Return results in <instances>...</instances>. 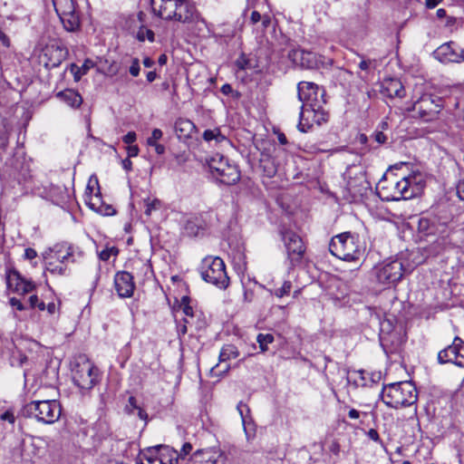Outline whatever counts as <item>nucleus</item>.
Returning a JSON list of instances; mask_svg holds the SVG:
<instances>
[{
  "label": "nucleus",
  "instance_id": "31",
  "mask_svg": "<svg viewBox=\"0 0 464 464\" xmlns=\"http://www.w3.org/2000/svg\"><path fill=\"white\" fill-rule=\"evenodd\" d=\"M174 128L175 132L179 139L188 138L193 132L195 125L188 119L179 118L176 121Z\"/></svg>",
  "mask_w": 464,
  "mask_h": 464
},
{
  "label": "nucleus",
  "instance_id": "49",
  "mask_svg": "<svg viewBox=\"0 0 464 464\" xmlns=\"http://www.w3.org/2000/svg\"><path fill=\"white\" fill-rule=\"evenodd\" d=\"M9 304L12 307L15 308L16 310L18 311H23L25 309L24 305L22 304V302L15 298V297H12L10 298L9 300Z\"/></svg>",
  "mask_w": 464,
  "mask_h": 464
},
{
  "label": "nucleus",
  "instance_id": "19",
  "mask_svg": "<svg viewBox=\"0 0 464 464\" xmlns=\"http://www.w3.org/2000/svg\"><path fill=\"white\" fill-rule=\"evenodd\" d=\"M380 342L386 353H396L401 348L403 338L396 330L385 331L383 324H382Z\"/></svg>",
  "mask_w": 464,
  "mask_h": 464
},
{
  "label": "nucleus",
  "instance_id": "18",
  "mask_svg": "<svg viewBox=\"0 0 464 464\" xmlns=\"http://www.w3.org/2000/svg\"><path fill=\"white\" fill-rule=\"evenodd\" d=\"M176 459L169 456L167 447H154L148 449L140 457V464H174Z\"/></svg>",
  "mask_w": 464,
  "mask_h": 464
},
{
  "label": "nucleus",
  "instance_id": "30",
  "mask_svg": "<svg viewBox=\"0 0 464 464\" xmlns=\"http://www.w3.org/2000/svg\"><path fill=\"white\" fill-rule=\"evenodd\" d=\"M56 97L73 109L79 108L82 103V97L81 94L72 89H66L59 92H57Z\"/></svg>",
  "mask_w": 464,
  "mask_h": 464
},
{
  "label": "nucleus",
  "instance_id": "15",
  "mask_svg": "<svg viewBox=\"0 0 464 464\" xmlns=\"http://www.w3.org/2000/svg\"><path fill=\"white\" fill-rule=\"evenodd\" d=\"M401 179L398 181H390L386 186L381 188L380 195L386 200H400L412 198V193L408 194L409 185Z\"/></svg>",
  "mask_w": 464,
  "mask_h": 464
},
{
  "label": "nucleus",
  "instance_id": "48",
  "mask_svg": "<svg viewBox=\"0 0 464 464\" xmlns=\"http://www.w3.org/2000/svg\"><path fill=\"white\" fill-rule=\"evenodd\" d=\"M0 419L5 421H8L10 424H14L15 417L13 411H6L1 414Z\"/></svg>",
  "mask_w": 464,
  "mask_h": 464
},
{
  "label": "nucleus",
  "instance_id": "36",
  "mask_svg": "<svg viewBox=\"0 0 464 464\" xmlns=\"http://www.w3.org/2000/svg\"><path fill=\"white\" fill-rule=\"evenodd\" d=\"M0 45L2 49L0 50V61L6 58L7 51L11 47V40L9 36L0 28Z\"/></svg>",
  "mask_w": 464,
  "mask_h": 464
},
{
  "label": "nucleus",
  "instance_id": "27",
  "mask_svg": "<svg viewBox=\"0 0 464 464\" xmlns=\"http://www.w3.org/2000/svg\"><path fill=\"white\" fill-rule=\"evenodd\" d=\"M208 227L202 216H193L186 220L184 230L189 237H198Z\"/></svg>",
  "mask_w": 464,
  "mask_h": 464
},
{
  "label": "nucleus",
  "instance_id": "61",
  "mask_svg": "<svg viewBox=\"0 0 464 464\" xmlns=\"http://www.w3.org/2000/svg\"><path fill=\"white\" fill-rule=\"evenodd\" d=\"M135 411L137 412V415L140 420H143L145 421L147 420L148 414L142 408L139 407L137 410H135Z\"/></svg>",
  "mask_w": 464,
  "mask_h": 464
},
{
  "label": "nucleus",
  "instance_id": "45",
  "mask_svg": "<svg viewBox=\"0 0 464 464\" xmlns=\"http://www.w3.org/2000/svg\"><path fill=\"white\" fill-rule=\"evenodd\" d=\"M356 373L359 376V381H356L359 385L361 386H367L369 385V372H367L364 370H359L356 372Z\"/></svg>",
  "mask_w": 464,
  "mask_h": 464
},
{
  "label": "nucleus",
  "instance_id": "41",
  "mask_svg": "<svg viewBox=\"0 0 464 464\" xmlns=\"http://www.w3.org/2000/svg\"><path fill=\"white\" fill-rule=\"evenodd\" d=\"M431 225H432V223L428 218H424V217L420 218L419 221H418V230L420 233L428 235V234L431 233V231H430Z\"/></svg>",
  "mask_w": 464,
  "mask_h": 464
},
{
  "label": "nucleus",
  "instance_id": "43",
  "mask_svg": "<svg viewBox=\"0 0 464 464\" xmlns=\"http://www.w3.org/2000/svg\"><path fill=\"white\" fill-rule=\"evenodd\" d=\"M291 289L292 283L290 281H285L283 285L279 288L275 289L273 293L276 297L281 298L285 295H289Z\"/></svg>",
  "mask_w": 464,
  "mask_h": 464
},
{
  "label": "nucleus",
  "instance_id": "24",
  "mask_svg": "<svg viewBox=\"0 0 464 464\" xmlns=\"http://www.w3.org/2000/svg\"><path fill=\"white\" fill-rule=\"evenodd\" d=\"M381 92L389 98H403L405 96V89L402 83L395 78L384 79Z\"/></svg>",
  "mask_w": 464,
  "mask_h": 464
},
{
  "label": "nucleus",
  "instance_id": "22",
  "mask_svg": "<svg viewBox=\"0 0 464 464\" xmlns=\"http://www.w3.org/2000/svg\"><path fill=\"white\" fill-rule=\"evenodd\" d=\"M453 45H455L453 42L441 44L433 52L434 58L443 63H459V52L454 48Z\"/></svg>",
  "mask_w": 464,
  "mask_h": 464
},
{
  "label": "nucleus",
  "instance_id": "16",
  "mask_svg": "<svg viewBox=\"0 0 464 464\" xmlns=\"http://www.w3.org/2000/svg\"><path fill=\"white\" fill-rule=\"evenodd\" d=\"M6 284L9 289L19 295L31 293L35 285L33 281L23 277L18 271L11 269L6 275Z\"/></svg>",
  "mask_w": 464,
  "mask_h": 464
},
{
  "label": "nucleus",
  "instance_id": "25",
  "mask_svg": "<svg viewBox=\"0 0 464 464\" xmlns=\"http://www.w3.org/2000/svg\"><path fill=\"white\" fill-rule=\"evenodd\" d=\"M197 16L196 8L186 0H179L177 5V14L171 20L180 23H190Z\"/></svg>",
  "mask_w": 464,
  "mask_h": 464
},
{
  "label": "nucleus",
  "instance_id": "6",
  "mask_svg": "<svg viewBox=\"0 0 464 464\" xmlns=\"http://www.w3.org/2000/svg\"><path fill=\"white\" fill-rule=\"evenodd\" d=\"M200 275L204 281L220 289H226L229 285L226 266L220 257L208 256L202 260Z\"/></svg>",
  "mask_w": 464,
  "mask_h": 464
},
{
  "label": "nucleus",
  "instance_id": "5",
  "mask_svg": "<svg viewBox=\"0 0 464 464\" xmlns=\"http://www.w3.org/2000/svg\"><path fill=\"white\" fill-rule=\"evenodd\" d=\"M403 272V265L400 260H384L373 266L372 276L376 284L389 288L401 281Z\"/></svg>",
  "mask_w": 464,
  "mask_h": 464
},
{
  "label": "nucleus",
  "instance_id": "29",
  "mask_svg": "<svg viewBox=\"0 0 464 464\" xmlns=\"http://www.w3.org/2000/svg\"><path fill=\"white\" fill-rule=\"evenodd\" d=\"M88 197L89 199H86L87 205L97 213H100L103 216H112L116 213V210L111 206L104 205L102 202V198L99 192L96 193L93 197Z\"/></svg>",
  "mask_w": 464,
  "mask_h": 464
},
{
  "label": "nucleus",
  "instance_id": "34",
  "mask_svg": "<svg viewBox=\"0 0 464 464\" xmlns=\"http://www.w3.org/2000/svg\"><path fill=\"white\" fill-rule=\"evenodd\" d=\"M28 362L27 356L20 350L12 353L9 362L12 367L22 368Z\"/></svg>",
  "mask_w": 464,
  "mask_h": 464
},
{
  "label": "nucleus",
  "instance_id": "38",
  "mask_svg": "<svg viewBox=\"0 0 464 464\" xmlns=\"http://www.w3.org/2000/svg\"><path fill=\"white\" fill-rule=\"evenodd\" d=\"M274 341V335L271 334H259L256 336V342L262 353L266 352L268 350V344L272 343Z\"/></svg>",
  "mask_w": 464,
  "mask_h": 464
},
{
  "label": "nucleus",
  "instance_id": "47",
  "mask_svg": "<svg viewBox=\"0 0 464 464\" xmlns=\"http://www.w3.org/2000/svg\"><path fill=\"white\" fill-rule=\"evenodd\" d=\"M140 406L137 405V401L135 397L130 396L128 400V404L126 405V411L129 414H134L135 410H137Z\"/></svg>",
  "mask_w": 464,
  "mask_h": 464
},
{
  "label": "nucleus",
  "instance_id": "64",
  "mask_svg": "<svg viewBox=\"0 0 464 464\" xmlns=\"http://www.w3.org/2000/svg\"><path fill=\"white\" fill-rule=\"evenodd\" d=\"M183 313L186 316H193V309L190 305L185 304L183 307Z\"/></svg>",
  "mask_w": 464,
  "mask_h": 464
},
{
  "label": "nucleus",
  "instance_id": "56",
  "mask_svg": "<svg viewBox=\"0 0 464 464\" xmlns=\"http://www.w3.org/2000/svg\"><path fill=\"white\" fill-rule=\"evenodd\" d=\"M36 256H37V253H36V251H35L34 249H33V248H30V247H29V248H26V249L24 250V257H25L26 259H28V260H32V259L35 258V257H36Z\"/></svg>",
  "mask_w": 464,
  "mask_h": 464
},
{
  "label": "nucleus",
  "instance_id": "26",
  "mask_svg": "<svg viewBox=\"0 0 464 464\" xmlns=\"http://www.w3.org/2000/svg\"><path fill=\"white\" fill-rule=\"evenodd\" d=\"M404 181L409 183L406 188L409 189L408 194L412 193V198L421 194L425 187L424 175L420 171H413L410 175L402 178Z\"/></svg>",
  "mask_w": 464,
  "mask_h": 464
},
{
  "label": "nucleus",
  "instance_id": "40",
  "mask_svg": "<svg viewBox=\"0 0 464 464\" xmlns=\"http://www.w3.org/2000/svg\"><path fill=\"white\" fill-rule=\"evenodd\" d=\"M161 207L160 200L154 198L150 200V198L144 200V214L146 216H150L154 210L160 209Z\"/></svg>",
  "mask_w": 464,
  "mask_h": 464
},
{
  "label": "nucleus",
  "instance_id": "8",
  "mask_svg": "<svg viewBox=\"0 0 464 464\" xmlns=\"http://www.w3.org/2000/svg\"><path fill=\"white\" fill-rule=\"evenodd\" d=\"M54 10L63 28L68 32H76L81 27V18L73 0H53Z\"/></svg>",
  "mask_w": 464,
  "mask_h": 464
},
{
  "label": "nucleus",
  "instance_id": "11",
  "mask_svg": "<svg viewBox=\"0 0 464 464\" xmlns=\"http://www.w3.org/2000/svg\"><path fill=\"white\" fill-rule=\"evenodd\" d=\"M283 240L290 264L289 268L292 269L301 264L305 253V246L302 238L293 231H285L283 234Z\"/></svg>",
  "mask_w": 464,
  "mask_h": 464
},
{
  "label": "nucleus",
  "instance_id": "50",
  "mask_svg": "<svg viewBox=\"0 0 464 464\" xmlns=\"http://www.w3.org/2000/svg\"><path fill=\"white\" fill-rule=\"evenodd\" d=\"M136 133L134 131H129L123 136L122 140L124 143L131 145L136 140Z\"/></svg>",
  "mask_w": 464,
  "mask_h": 464
},
{
  "label": "nucleus",
  "instance_id": "14",
  "mask_svg": "<svg viewBox=\"0 0 464 464\" xmlns=\"http://www.w3.org/2000/svg\"><path fill=\"white\" fill-rule=\"evenodd\" d=\"M67 51L57 44H48L40 54V63L47 69L58 67L65 60Z\"/></svg>",
  "mask_w": 464,
  "mask_h": 464
},
{
  "label": "nucleus",
  "instance_id": "13",
  "mask_svg": "<svg viewBox=\"0 0 464 464\" xmlns=\"http://www.w3.org/2000/svg\"><path fill=\"white\" fill-rule=\"evenodd\" d=\"M187 464H227V457L218 449L208 448L196 450Z\"/></svg>",
  "mask_w": 464,
  "mask_h": 464
},
{
  "label": "nucleus",
  "instance_id": "46",
  "mask_svg": "<svg viewBox=\"0 0 464 464\" xmlns=\"http://www.w3.org/2000/svg\"><path fill=\"white\" fill-rule=\"evenodd\" d=\"M140 61L138 58H133L131 65L130 66V73L133 77H137L140 74Z\"/></svg>",
  "mask_w": 464,
  "mask_h": 464
},
{
  "label": "nucleus",
  "instance_id": "62",
  "mask_svg": "<svg viewBox=\"0 0 464 464\" xmlns=\"http://www.w3.org/2000/svg\"><path fill=\"white\" fill-rule=\"evenodd\" d=\"M40 302L37 295H34L29 297V304L32 308H35L37 304Z\"/></svg>",
  "mask_w": 464,
  "mask_h": 464
},
{
  "label": "nucleus",
  "instance_id": "60",
  "mask_svg": "<svg viewBox=\"0 0 464 464\" xmlns=\"http://www.w3.org/2000/svg\"><path fill=\"white\" fill-rule=\"evenodd\" d=\"M221 92L225 95H228L233 92V88L229 83H225L220 89Z\"/></svg>",
  "mask_w": 464,
  "mask_h": 464
},
{
  "label": "nucleus",
  "instance_id": "23",
  "mask_svg": "<svg viewBox=\"0 0 464 464\" xmlns=\"http://www.w3.org/2000/svg\"><path fill=\"white\" fill-rule=\"evenodd\" d=\"M250 23L257 25L262 31L266 30L272 23L273 14L268 6L262 5L258 10H253L250 14Z\"/></svg>",
  "mask_w": 464,
  "mask_h": 464
},
{
  "label": "nucleus",
  "instance_id": "51",
  "mask_svg": "<svg viewBox=\"0 0 464 464\" xmlns=\"http://www.w3.org/2000/svg\"><path fill=\"white\" fill-rule=\"evenodd\" d=\"M341 450L340 444L337 440H334L330 446H329V451L333 453L334 456H338Z\"/></svg>",
  "mask_w": 464,
  "mask_h": 464
},
{
  "label": "nucleus",
  "instance_id": "44",
  "mask_svg": "<svg viewBox=\"0 0 464 464\" xmlns=\"http://www.w3.org/2000/svg\"><path fill=\"white\" fill-rule=\"evenodd\" d=\"M162 135H163V133H162L161 130L154 129L152 130L151 136L149 137L147 140V144L149 146L156 145L158 143L157 141L162 138Z\"/></svg>",
  "mask_w": 464,
  "mask_h": 464
},
{
  "label": "nucleus",
  "instance_id": "2",
  "mask_svg": "<svg viewBox=\"0 0 464 464\" xmlns=\"http://www.w3.org/2000/svg\"><path fill=\"white\" fill-rule=\"evenodd\" d=\"M330 253L344 261H358L364 254V247L359 238L350 232L334 237L329 244Z\"/></svg>",
  "mask_w": 464,
  "mask_h": 464
},
{
  "label": "nucleus",
  "instance_id": "3",
  "mask_svg": "<svg viewBox=\"0 0 464 464\" xmlns=\"http://www.w3.org/2000/svg\"><path fill=\"white\" fill-rule=\"evenodd\" d=\"M383 401L393 409L408 407L417 401V390L411 382L391 383L383 388Z\"/></svg>",
  "mask_w": 464,
  "mask_h": 464
},
{
  "label": "nucleus",
  "instance_id": "7",
  "mask_svg": "<svg viewBox=\"0 0 464 464\" xmlns=\"http://www.w3.org/2000/svg\"><path fill=\"white\" fill-rule=\"evenodd\" d=\"M213 176L225 185H234L240 179L237 166L231 164L227 158L217 154L208 162Z\"/></svg>",
  "mask_w": 464,
  "mask_h": 464
},
{
  "label": "nucleus",
  "instance_id": "20",
  "mask_svg": "<svg viewBox=\"0 0 464 464\" xmlns=\"http://www.w3.org/2000/svg\"><path fill=\"white\" fill-rule=\"evenodd\" d=\"M115 290L120 297H130L135 289L133 276L126 271L118 272L114 277Z\"/></svg>",
  "mask_w": 464,
  "mask_h": 464
},
{
  "label": "nucleus",
  "instance_id": "17",
  "mask_svg": "<svg viewBox=\"0 0 464 464\" xmlns=\"http://www.w3.org/2000/svg\"><path fill=\"white\" fill-rule=\"evenodd\" d=\"M288 58L295 65L303 69H314L318 67L319 59L316 53L303 49H293L288 53Z\"/></svg>",
  "mask_w": 464,
  "mask_h": 464
},
{
  "label": "nucleus",
  "instance_id": "42",
  "mask_svg": "<svg viewBox=\"0 0 464 464\" xmlns=\"http://www.w3.org/2000/svg\"><path fill=\"white\" fill-rule=\"evenodd\" d=\"M236 66L239 70H247L254 68L253 64L251 63V61L246 57L245 53H242L237 60H236Z\"/></svg>",
  "mask_w": 464,
  "mask_h": 464
},
{
  "label": "nucleus",
  "instance_id": "63",
  "mask_svg": "<svg viewBox=\"0 0 464 464\" xmlns=\"http://www.w3.org/2000/svg\"><path fill=\"white\" fill-rule=\"evenodd\" d=\"M348 416L350 419L356 420V419L360 418L361 412L355 409H351L348 412Z\"/></svg>",
  "mask_w": 464,
  "mask_h": 464
},
{
  "label": "nucleus",
  "instance_id": "33",
  "mask_svg": "<svg viewBox=\"0 0 464 464\" xmlns=\"http://www.w3.org/2000/svg\"><path fill=\"white\" fill-rule=\"evenodd\" d=\"M237 409L242 418V422L244 425V430H245L246 438H247V440H250L251 438H253L255 436V430L250 428V423L246 424V417L244 414V409H246V411L247 412H249V408L246 404L240 401L237 404Z\"/></svg>",
  "mask_w": 464,
  "mask_h": 464
},
{
  "label": "nucleus",
  "instance_id": "35",
  "mask_svg": "<svg viewBox=\"0 0 464 464\" xmlns=\"http://www.w3.org/2000/svg\"><path fill=\"white\" fill-rule=\"evenodd\" d=\"M93 63L90 60H86L84 63L79 67L75 64H72L71 72L73 73L74 80L78 82L82 75H85L91 67H92Z\"/></svg>",
  "mask_w": 464,
  "mask_h": 464
},
{
  "label": "nucleus",
  "instance_id": "32",
  "mask_svg": "<svg viewBox=\"0 0 464 464\" xmlns=\"http://www.w3.org/2000/svg\"><path fill=\"white\" fill-rule=\"evenodd\" d=\"M239 353L237 348L233 344H226L222 347L219 353V362H226L232 358H237Z\"/></svg>",
  "mask_w": 464,
  "mask_h": 464
},
{
  "label": "nucleus",
  "instance_id": "54",
  "mask_svg": "<svg viewBox=\"0 0 464 464\" xmlns=\"http://www.w3.org/2000/svg\"><path fill=\"white\" fill-rule=\"evenodd\" d=\"M373 139L379 144H383L386 141V136L382 131H377L373 134Z\"/></svg>",
  "mask_w": 464,
  "mask_h": 464
},
{
  "label": "nucleus",
  "instance_id": "59",
  "mask_svg": "<svg viewBox=\"0 0 464 464\" xmlns=\"http://www.w3.org/2000/svg\"><path fill=\"white\" fill-rule=\"evenodd\" d=\"M368 376H369V380L372 383H376V382H378L381 380V372H371V373H369Z\"/></svg>",
  "mask_w": 464,
  "mask_h": 464
},
{
  "label": "nucleus",
  "instance_id": "52",
  "mask_svg": "<svg viewBox=\"0 0 464 464\" xmlns=\"http://www.w3.org/2000/svg\"><path fill=\"white\" fill-rule=\"evenodd\" d=\"M112 253L116 254L117 250H115L114 248L104 249L100 253V258L103 261H107L111 257V255Z\"/></svg>",
  "mask_w": 464,
  "mask_h": 464
},
{
  "label": "nucleus",
  "instance_id": "39",
  "mask_svg": "<svg viewBox=\"0 0 464 464\" xmlns=\"http://www.w3.org/2000/svg\"><path fill=\"white\" fill-rule=\"evenodd\" d=\"M136 37L140 42H144L147 39L150 43H153L155 40L154 32L147 28L146 26L140 27V29L137 32Z\"/></svg>",
  "mask_w": 464,
  "mask_h": 464
},
{
  "label": "nucleus",
  "instance_id": "55",
  "mask_svg": "<svg viewBox=\"0 0 464 464\" xmlns=\"http://www.w3.org/2000/svg\"><path fill=\"white\" fill-rule=\"evenodd\" d=\"M192 450V445L189 442H186L181 449L180 457H185Z\"/></svg>",
  "mask_w": 464,
  "mask_h": 464
},
{
  "label": "nucleus",
  "instance_id": "4",
  "mask_svg": "<svg viewBox=\"0 0 464 464\" xmlns=\"http://www.w3.org/2000/svg\"><path fill=\"white\" fill-rule=\"evenodd\" d=\"M60 403L55 400L33 401L25 404L21 414L25 418H34L44 424H53L60 419Z\"/></svg>",
  "mask_w": 464,
  "mask_h": 464
},
{
  "label": "nucleus",
  "instance_id": "53",
  "mask_svg": "<svg viewBox=\"0 0 464 464\" xmlns=\"http://www.w3.org/2000/svg\"><path fill=\"white\" fill-rule=\"evenodd\" d=\"M367 436L369 437V439H371L373 441L381 442V439H380L379 433L374 429L369 430L368 432H367Z\"/></svg>",
  "mask_w": 464,
  "mask_h": 464
},
{
  "label": "nucleus",
  "instance_id": "58",
  "mask_svg": "<svg viewBox=\"0 0 464 464\" xmlns=\"http://www.w3.org/2000/svg\"><path fill=\"white\" fill-rule=\"evenodd\" d=\"M139 153V148L137 145H130L128 147L129 157H136Z\"/></svg>",
  "mask_w": 464,
  "mask_h": 464
},
{
  "label": "nucleus",
  "instance_id": "12",
  "mask_svg": "<svg viewBox=\"0 0 464 464\" xmlns=\"http://www.w3.org/2000/svg\"><path fill=\"white\" fill-rule=\"evenodd\" d=\"M440 363H454L464 367V342L459 337H455L453 343L438 353Z\"/></svg>",
  "mask_w": 464,
  "mask_h": 464
},
{
  "label": "nucleus",
  "instance_id": "28",
  "mask_svg": "<svg viewBox=\"0 0 464 464\" xmlns=\"http://www.w3.org/2000/svg\"><path fill=\"white\" fill-rule=\"evenodd\" d=\"M72 256V247L69 246L66 250V254L63 256H58L57 259L59 260V263L56 264L53 261H47L46 262V271L50 272L53 275H59L63 276L65 274L66 271V266L64 263L68 261Z\"/></svg>",
  "mask_w": 464,
  "mask_h": 464
},
{
  "label": "nucleus",
  "instance_id": "9",
  "mask_svg": "<svg viewBox=\"0 0 464 464\" xmlns=\"http://www.w3.org/2000/svg\"><path fill=\"white\" fill-rule=\"evenodd\" d=\"M98 368L90 361L79 362L72 370V380L82 390H91L98 381Z\"/></svg>",
  "mask_w": 464,
  "mask_h": 464
},
{
  "label": "nucleus",
  "instance_id": "57",
  "mask_svg": "<svg viewBox=\"0 0 464 464\" xmlns=\"http://www.w3.org/2000/svg\"><path fill=\"white\" fill-rule=\"evenodd\" d=\"M443 0H425V6L428 9H433L439 5Z\"/></svg>",
  "mask_w": 464,
  "mask_h": 464
},
{
  "label": "nucleus",
  "instance_id": "1",
  "mask_svg": "<svg viewBox=\"0 0 464 464\" xmlns=\"http://www.w3.org/2000/svg\"><path fill=\"white\" fill-rule=\"evenodd\" d=\"M297 96L303 102L297 124L301 132H307L313 123L322 125L328 121L329 112L324 108L326 101L322 87L311 82H300L297 84Z\"/></svg>",
  "mask_w": 464,
  "mask_h": 464
},
{
  "label": "nucleus",
  "instance_id": "37",
  "mask_svg": "<svg viewBox=\"0 0 464 464\" xmlns=\"http://www.w3.org/2000/svg\"><path fill=\"white\" fill-rule=\"evenodd\" d=\"M203 139L206 141L216 140L218 143L222 142L226 140V137L221 134L219 129L206 130L203 132Z\"/></svg>",
  "mask_w": 464,
  "mask_h": 464
},
{
  "label": "nucleus",
  "instance_id": "21",
  "mask_svg": "<svg viewBox=\"0 0 464 464\" xmlns=\"http://www.w3.org/2000/svg\"><path fill=\"white\" fill-rule=\"evenodd\" d=\"M179 0H151V7L158 16L171 20L177 14V5Z\"/></svg>",
  "mask_w": 464,
  "mask_h": 464
},
{
  "label": "nucleus",
  "instance_id": "10",
  "mask_svg": "<svg viewBox=\"0 0 464 464\" xmlns=\"http://www.w3.org/2000/svg\"><path fill=\"white\" fill-rule=\"evenodd\" d=\"M441 108L440 98L424 94L413 103L412 111L424 121H431L438 117Z\"/></svg>",
  "mask_w": 464,
  "mask_h": 464
}]
</instances>
